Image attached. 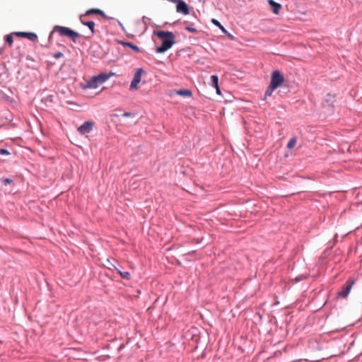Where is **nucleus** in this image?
<instances>
[{"label":"nucleus","instance_id":"nucleus-1","mask_svg":"<svg viewBox=\"0 0 362 362\" xmlns=\"http://www.w3.org/2000/svg\"><path fill=\"white\" fill-rule=\"evenodd\" d=\"M154 35L162 42L161 45L156 48V53H163L166 52L170 49L176 42L175 34L170 31L157 30L154 31Z\"/></svg>","mask_w":362,"mask_h":362},{"label":"nucleus","instance_id":"nucleus-2","mask_svg":"<svg viewBox=\"0 0 362 362\" xmlns=\"http://www.w3.org/2000/svg\"><path fill=\"white\" fill-rule=\"evenodd\" d=\"M54 32H57L61 36H66L69 37L74 42H76L77 38L80 37V34L69 28L55 25L52 31L49 33V40H51Z\"/></svg>","mask_w":362,"mask_h":362},{"label":"nucleus","instance_id":"nucleus-3","mask_svg":"<svg viewBox=\"0 0 362 362\" xmlns=\"http://www.w3.org/2000/svg\"><path fill=\"white\" fill-rule=\"evenodd\" d=\"M113 74H100L97 76H94L88 81H87L85 88H96L100 85L105 83Z\"/></svg>","mask_w":362,"mask_h":362},{"label":"nucleus","instance_id":"nucleus-4","mask_svg":"<svg viewBox=\"0 0 362 362\" xmlns=\"http://www.w3.org/2000/svg\"><path fill=\"white\" fill-rule=\"evenodd\" d=\"M284 82V76L279 70H274L271 75L270 85L278 88Z\"/></svg>","mask_w":362,"mask_h":362},{"label":"nucleus","instance_id":"nucleus-5","mask_svg":"<svg viewBox=\"0 0 362 362\" xmlns=\"http://www.w3.org/2000/svg\"><path fill=\"white\" fill-rule=\"evenodd\" d=\"M356 282L354 279H349L341 286V290L337 293L338 297L346 298Z\"/></svg>","mask_w":362,"mask_h":362},{"label":"nucleus","instance_id":"nucleus-6","mask_svg":"<svg viewBox=\"0 0 362 362\" xmlns=\"http://www.w3.org/2000/svg\"><path fill=\"white\" fill-rule=\"evenodd\" d=\"M94 123L91 121H86L78 127V132L81 134H86L90 133L93 127Z\"/></svg>","mask_w":362,"mask_h":362},{"label":"nucleus","instance_id":"nucleus-7","mask_svg":"<svg viewBox=\"0 0 362 362\" xmlns=\"http://www.w3.org/2000/svg\"><path fill=\"white\" fill-rule=\"evenodd\" d=\"M176 11L187 15L189 13V6L183 0H179L177 3Z\"/></svg>","mask_w":362,"mask_h":362},{"label":"nucleus","instance_id":"nucleus-8","mask_svg":"<svg viewBox=\"0 0 362 362\" xmlns=\"http://www.w3.org/2000/svg\"><path fill=\"white\" fill-rule=\"evenodd\" d=\"M93 14H98L100 15L101 17H103L105 19H112L111 17L107 16L103 11L99 9V8H90L86 11L84 14H82L84 16H89Z\"/></svg>","mask_w":362,"mask_h":362},{"label":"nucleus","instance_id":"nucleus-9","mask_svg":"<svg viewBox=\"0 0 362 362\" xmlns=\"http://www.w3.org/2000/svg\"><path fill=\"white\" fill-rule=\"evenodd\" d=\"M86 17V16H84L83 15L80 16L81 23L83 25L87 26L90 29V32H91V35L95 34L96 31L95 30V23L93 21H86V19H85Z\"/></svg>","mask_w":362,"mask_h":362},{"label":"nucleus","instance_id":"nucleus-10","mask_svg":"<svg viewBox=\"0 0 362 362\" xmlns=\"http://www.w3.org/2000/svg\"><path fill=\"white\" fill-rule=\"evenodd\" d=\"M15 35L19 37L27 38L32 42L37 41V35L34 33L17 32L15 33Z\"/></svg>","mask_w":362,"mask_h":362},{"label":"nucleus","instance_id":"nucleus-11","mask_svg":"<svg viewBox=\"0 0 362 362\" xmlns=\"http://www.w3.org/2000/svg\"><path fill=\"white\" fill-rule=\"evenodd\" d=\"M268 3L274 13L278 14L281 8V5L274 0H268Z\"/></svg>","mask_w":362,"mask_h":362},{"label":"nucleus","instance_id":"nucleus-12","mask_svg":"<svg viewBox=\"0 0 362 362\" xmlns=\"http://www.w3.org/2000/svg\"><path fill=\"white\" fill-rule=\"evenodd\" d=\"M176 93L177 95L184 97H189L192 94V91L188 89H180Z\"/></svg>","mask_w":362,"mask_h":362},{"label":"nucleus","instance_id":"nucleus-13","mask_svg":"<svg viewBox=\"0 0 362 362\" xmlns=\"http://www.w3.org/2000/svg\"><path fill=\"white\" fill-rule=\"evenodd\" d=\"M115 269L117 271V272L119 274V275L124 279L129 280L130 279V274L129 272L127 271H122L118 268L115 267Z\"/></svg>","mask_w":362,"mask_h":362},{"label":"nucleus","instance_id":"nucleus-14","mask_svg":"<svg viewBox=\"0 0 362 362\" xmlns=\"http://www.w3.org/2000/svg\"><path fill=\"white\" fill-rule=\"evenodd\" d=\"M210 85L215 88L218 86V77L216 75H212L210 77Z\"/></svg>","mask_w":362,"mask_h":362},{"label":"nucleus","instance_id":"nucleus-15","mask_svg":"<svg viewBox=\"0 0 362 362\" xmlns=\"http://www.w3.org/2000/svg\"><path fill=\"white\" fill-rule=\"evenodd\" d=\"M212 23L220 28L223 33H227V30L221 25V23L216 19H212Z\"/></svg>","mask_w":362,"mask_h":362},{"label":"nucleus","instance_id":"nucleus-16","mask_svg":"<svg viewBox=\"0 0 362 362\" xmlns=\"http://www.w3.org/2000/svg\"><path fill=\"white\" fill-rule=\"evenodd\" d=\"M113 117H132V118H134V116H135V114L133 113V112H124L122 115H117V114H114L112 115Z\"/></svg>","mask_w":362,"mask_h":362},{"label":"nucleus","instance_id":"nucleus-17","mask_svg":"<svg viewBox=\"0 0 362 362\" xmlns=\"http://www.w3.org/2000/svg\"><path fill=\"white\" fill-rule=\"evenodd\" d=\"M276 88L274 87H272V86L269 84L267 88L265 90L264 93V98L267 97L271 96L272 93L276 90Z\"/></svg>","mask_w":362,"mask_h":362},{"label":"nucleus","instance_id":"nucleus-18","mask_svg":"<svg viewBox=\"0 0 362 362\" xmlns=\"http://www.w3.org/2000/svg\"><path fill=\"white\" fill-rule=\"evenodd\" d=\"M185 30L192 33H197L198 32V30L192 24L185 26Z\"/></svg>","mask_w":362,"mask_h":362},{"label":"nucleus","instance_id":"nucleus-19","mask_svg":"<svg viewBox=\"0 0 362 362\" xmlns=\"http://www.w3.org/2000/svg\"><path fill=\"white\" fill-rule=\"evenodd\" d=\"M296 137H293L291 138L289 141L288 142L287 144V148H292L295 146V145L296 144Z\"/></svg>","mask_w":362,"mask_h":362},{"label":"nucleus","instance_id":"nucleus-20","mask_svg":"<svg viewBox=\"0 0 362 362\" xmlns=\"http://www.w3.org/2000/svg\"><path fill=\"white\" fill-rule=\"evenodd\" d=\"M144 73H145V71L142 68L137 69V85L139 83L141 77Z\"/></svg>","mask_w":362,"mask_h":362},{"label":"nucleus","instance_id":"nucleus-21","mask_svg":"<svg viewBox=\"0 0 362 362\" xmlns=\"http://www.w3.org/2000/svg\"><path fill=\"white\" fill-rule=\"evenodd\" d=\"M4 39H5V41L10 45L11 46L13 42V37L11 35H6L5 37H4Z\"/></svg>","mask_w":362,"mask_h":362},{"label":"nucleus","instance_id":"nucleus-22","mask_svg":"<svg viewBox=\"0 0 362 362\" xmlns=\"http://www.w3.org/2000/svg\"><path fill=\"white\" fill-rule=\"evenodd\" d=\"M1 182L4 185H7L13 182V180L10 178H1Z\"/></svg>","mask_w":362,"mask_h":362},{"label":"nucleus","instance_id":"nucleus-23","mask_svg":"<svg viewBox=\"0 0 362 362\" xmlns=\"http://www.w3.org/2000/svg\"><path fill=\"white\" fill-rule=\"evenodd\" d=\"M130 89L134 90L136 89V72L134 74L133 78L131 82Z\"/></svg>","mask_w":362,"mask_h":362},{"label":"nucleus","instance_id":"nucleus-24","mask_svg":"<svg viewBox=\"0 0 362 362\" xmlns=\"http://www.w3.org/2000/svg\"><path fill=\"white\" fill-rule=\"evenodd\" d=\"M334 98V95H331L330 93H329V94H327V95H326V101H327V103H329V102H331V103H332V102L333 101V98Z\"/></svg>","mask_w":362,"mask_h":362},{"label":"nucleus","instance_id":"nucleus-25","mask_svg":"<svg viewBox=\"0 0 362 362\" xmlns=\"http://www.w3.org/2000/svg\"><path fill=\"white\" fill-rule=\"evenodd\" d=\"M0 154L1 155H9L10 152L6 148H0Z\"/></svg>","mask_w":362,"mask_h":362},{"label":"nucleus","instance_id":"nucleus-26","mask_svg":"<svg viewBox=\"0 0 362 362\" xmlns=\"http://www.w3.org/2000/svg\"><path fill=\"white\" fill-rule=\"evenodd\" d=\"M63 56H64L63 53L60 52H58L54 54V55H53V57L55 59H59V58L62 57Z\"/></svg>","mask_w":362,"mask_h":362},{"label":"nucleus","instance_id":"nucleus-27","mask_svg":"<svg viewBox=\"0 0 362 362\" xmlns=\"http://www.w3.org/2000/svg\"><path fill=\"white\" fill-rule=\"evenodd\" d=\"M127 46L130 47L132 49L136 51V45L132 43V42H126L124 43Z\"/></svg>","mask_w":362,"mask_h":362},{"label":"nucleus","instance_id":"nucleus-28","mask_svg":"<svg viewBox=\"0 0 362 362\" xmlns=\"http://www.w3.org/2000/svg\"><path fill=\"white\" fill-rule=\"evenodd\" d=\"M225 34L228 36V37L230 40H234V38H235L234 36L233 35H231L230 33H228V31H227V33H225Z\"/></svg>","mask_w":362,"mask_h":362},{"label":"nucleus","instance_id":"nucleus-29","mask_svg":"<svg viewBox=\"0 0 362 362\" xmlns=\"http://www.w3.org/2000/svg\"><path fill=\"white\" fill-rule=\"evenodd\" d=\"M215 88H216V93L218 95H221V90H220L219 86L215 87Z\"/></svg>","mask_w":362,"mask_h":362},{"label":"nucleus","instance_id":"nucleus-30","mask_svg":"<svg viewBox=\"0 0 362 362\" xmlns=\"http://www.w3.org/2000/svg\"><path fill=\"white\" fill-rule=\"evenodd\" d=\"M168 1L173 2V3H177L179 0H168Z\"/></svg>","mask_w":362,"mask_h":362},{"label":"nucleus","instance_id":"nucleus-31","mask_svg":"<svg viewBox=\"0 0 362 362\" xmlns=\"http://www.w3.org/2000/svg\"><path fill=\"white\" fill-rule=\"evenodd\" d=\"M4 52V48H0V54H3Z\"/></svg>","mask_w":362,"mask_h":362},{"label":"nucleus","instance_id":"nucleus-32","mask_svg":"<svg viewBox=\"0 0 362 362\" xmlns=\"http://www.w3.org/2000/svg\"><path fill=\"white\" fill-rule=\"evenodd\" d=\"M118 23H119V25L122 28H123L122 24L119 21H118Z\"/></svg>","mask_w":362,"mask_h":362},{"label":"nucleus","instance_id":"nucleus-33","mask_svg":"<svg viewBox=\"0 0 362 362\" xmlns=\"http://www.w3.org/2000/svg\"><path fill=\"white\" fill-rule=\"evenodd\" d=\"M337 236H338L337 234H335V235H334V239L335 240L337 238Z\"/></svg>","mask_w":362,"mask_h":362}]
</instances>
